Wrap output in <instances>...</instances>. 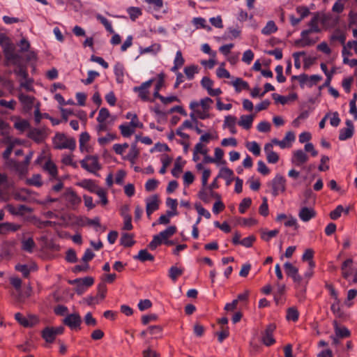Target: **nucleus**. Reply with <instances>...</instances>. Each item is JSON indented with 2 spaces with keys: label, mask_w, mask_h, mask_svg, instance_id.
<instances>
[{
  "label": "nucleus",
  "mask_w": 357,
  "mask_h": 357,
  "mask_svg": "<svg viewBox=\"0 0 357 357\" xmlns=\"http://www.w3.org/2000/svg\"><path fill=\"white\" fill-rule=\"evenodd\" d=\"M54 148L56 149H69L73 151L76 148V141L73 137L68 138L64 133L57 132L52 139Z\"/></svg>",
  "instance_id": "nucleus-1"
},
{
  "label": "nucleus",
  "mask_w": 357,
  "mask_h": 357,
  "mask_svg": "<svg viewBox=\"0 0 357 357\" xmlns=\"http://www.w3.org/2000/svg\"><path fill=\"white\" fill-rule=\"evenodd\" d=\"M80 164L83 169L96 175H98L96 172L101 169V165L99 162L97 155H86L80 161Z\"/></svg>",
  "instance_id": "nucleus-2"
},
{
  "label": "nucleus",
  "mask_w": 357,
  "mask_h": 357,
  "mask_svg": "<svg viewBox=\"0 0 357 357\" xmlns=\"http://www.w3.org/2000/svg\"><path fill=\"white\" fill-rule=\"evenodd\" d=\"M271 188V195L275 197L286 190V179L280 174H277L268 184Z\"/></svg>",
  "instance_id": "nucleus-3"
},
{
  "label": "nucleus",
  "mask_w": 357,
  "mask_h": 357,
  "mask_svg": "<svg viewBox=\"0 0 357 357\" xmlns=\"http://www.w3.org/2000/svg\"><path fill=\"white\" fill-rule=\"evenodd\" d=\"M61 198L64 200L66 206L72 209H75L82 202L81 197L70 188L62 194Z\"/></svg>",
  "instance_id": "nucleus-4"
},
{
  "label": "nucleus",
  "mask_w": 357,
  "mask_h": 357,
  "mask_svg": "<svg viewBox=\"0 0 357 357\" xmlns=\"http://www.w3.org/2000/svg\"><path fill=\"white\" fill-rule=\"evenodd\" d=\"M199 106V103L197 101H192L189 105L190 109L193 111L190 114V117L195 123H198L197 118L204 120L210 117L208 111L204 109L199 110L197 109Z\"/></svg>",
  "instance_id": "nucleus-5"
},
{
  "label": "nucleus",
  "mask_w": 357,
  "mask_h": 357,
  "mask_svg": "<svg viewBox=\"0 0 357 357\" xmlns=\"http://www.w3.org/2000/svg\"><path fill=\"white\" fill-rule=\"evenodd\" d=\"M96 18L105 26V29L108 32L113 34L110 43L113 45H119L121 41V36L118 33H114L111 22L106 17H105L100 14H98L96 15Z\"/></svg>",
  "instance_id": "nucleus-6"
},
{
  "label": "nucleus",
  "mask_w": 357,
  "mask_h": 357,
  "mask_svg": "<svg viewBox=\"0 0 357 357\" xmlns=\"http://www.w3.org/2000/svg\"><path fill=\"white\" fill-rule=\"evenodd\" d=\"M211 176V170L204 169L202 175V188L198 192V197L204 203H209L210 199L206 192V185L208 180Z\"/></svg>",
  "instance_id": "nucleus-7"
},
{
  "label": "nucleus",
  "mask_w": 357,
  "mask_h": 357,
  "mask_svg": "<svg viewBox=\"0 0 357 357\" xmlns=\"http://www.w3.org/2000/svg\"><path fill=\"white\" fill-rule=\"evenodd\" d=\"M4 56L6 60V65L9 64L18 65L22 61V56L15 52V49L12 45L6 46L3 50Z\"/></svg>",
  "instance_id": "nucleus-8"
},
{
  "label": "nucleus",
  "mask_w": 357,
  "mask_h": 357,
  "mask_svg": "<svg viewBox=\"0 0 357 357\" xmlns=\"http://www.w3.org/2000/svg\"><path fill=\"white\" fill-rule=\"evenodd\" d=\"M63 323L71 330H78L80 329L82 318L78 313H72L64 318Z\"/></svg>",
  "instance_id": "nucleus-9"
},
{
  "label": "nucleus",
  "mask_w": 357,
  "mask_h": 357,
  "mask_svg": "<svg viewBox=\"0 0 357 357\" xmlns=\"http://www.w3.org/2000/svg\"><path fill=\"white\" fill-rule=\"evenodd\" d=\"M357 267V263L354 266V263L352 259L349 258L344 260L341 266L342 275L346 279L349 278L354 273V271Z\"/></svg>",
  "instance_id": "nucleus-10"
},
{
  "label": "nucleus",
  "mask_w": 357,
  "mask_h": 357,
  "mask_svg": "<svg viewBox=\"0 0 357 357\" xmlns=\"http://www.w3.org/2000/svg\"><path fill=\"white\" fill-rule=\"evenodd\" d=\"M153 79H151L146 82H143L139 86H135L133 91L138 93L139 98L143 101L149 100V89L151 86Z\"/></svg>",
  "instance_id": "nucleus-11"
},
{
  "label": "nucleus",
  "mask_w": 357,
  "mask_h": 357,
  "mask_svg": "<svg viewBox=\"0 0 357 357\" xmlns=\"http://www.w3.org/2000/svg\"><path fill=\"white\" fill-rule=\"evenodd\" d=\"M146 202V213L148 218L159 208V199L157 195H151L145 199Z\"/></svg>",
  "instance_id": "nucleus-12"
},
{
  "label": "nucleus",
  "mask_w": 357,
  "mask_h": 357,
  "mask_svg": "<svg viewBox=\"0 0 357 357\" xmlns=\"http://www.w3.org/2000/svg\"><path fill=\"white\" fill-rule=\"evenodd\" d=\"M275 330V326L273 324L266 326L261 338L263 344L266 346L269 347L275 342V340L273 337V332Z\"/></svg>",
  "instance_id": "nucleus-13"
},
{
  "label": "nucleus",
  "mask_w": 357,
  "mask_h": 357,
  "mask_svg": "<svg viewBox=\"0 0 357 357\" xmlns=\"http://www.w3.org/2000/svg\"><path fill=\"white\" fill-rule=\"evenodd\" d=\"M345 124L347 127L340 130L338 139L340 141H344L351 138L354 132V126L351 120H346Z\"/></svg>",
  "instance_id": "nucleus-14"
},
{
  "label": "nucleus",
  "mask_w": 357,
  "mask_h": 357,
  "mask_svg": "<svg viewBox=\"0 0 357 357\" xmlns=\"http://www.w3.org/2000/svg\"><path fill=\"white\" fill-rule=\"evenodd\" d=\"M28 137L40 144L42 143L47 137L45 129L32 128L28 133Z\"/></svg>",
  "instance_id": "nucleus-15"
},
{
  "label": "nucleus",
  "mask_w": 357,
  "mask_h": 357,
  "mask_svg": "<svg viewBox=\"0 0 357 357\" xmlns=\"http://www.w3.org/2000/svg\"><path fill=\"white\" fill-rule=\"evenodd\" d=\"M18 99L23 107V109L26 112H29L34 105L35 98L24 93H19Z\"/></svg>",
  "instance_id": "nucleus-16"
},
{
  "label": "nucleus",
  "mask_w": 357,
  "mask_h": 357,
  "mask_svg": "<svg viewBox=\"0 0 357 357\" xmlns=\"http://www.w3.org/2000/svg\"><path fill=\"white\" fill-rule=\"evenodd\" d=\"M317 213L312 207L303 206L298 212V217L303 222H308L315 218Z\"/></svg>",
  "instance_id": "nucleus-17"
},
{
  "label": "nucleus",
  "mask_w": 357,
  "mask_h": 357,
  "mask_svg": "<svg viewBox=\"0 0 357 357\" xmlns=\"http://www.w3.org/2000/svg\"><path fill=\"white\" fill-rule=\"evenodd\" d=\"M15 319L24 327H32L36 325L38 320L36 317H24L21 313L17 312L15 314Z\"/></svg>",
  "instance_id": "nucleus-18"
},
{
  "label": "nucleus",
  "mask_w": 357,
  "mask_h": 357,
  "mask_svg": "<svg viewBox=\"0 0 357 357\" xmlns=\"http://www.w3.org/2000/svg\"><path fill=\"white\" fill-rule=\"evenodd\" d=\"M319 13H314L308 23L309 29L303 31V34H309L310 33H319L320 29L319 27Z\"/></svg>",
  "instance_id": "nucleus-19"
},
{
  "label": "nucleus",
  "mask_w": 357,
  "mask_h": 357,
  "mask_svg": "<svg viewBox=\"0 0 357 357\" xmlns=\"http://www.w3.org/2000/svg\"><path fill=\"white\" fill-rule=\"evenodd\" d=\"M308 160V156L304 150L298 149L294 152L292 162L297 166L302 165Z\"/></svg>",
  "instance_id": "nucleus-20"
},
{
  "label": "nucleus",
  "mask_w": 357,
  "mask_h": 357,
  "mask_svg": "<svg viewBox=\"0 0 357 357\" xmlns=\"http://www.w3.org/2000/svg\"><path fill=\"white\" fill-rule=\"evenodd\" d=\"M21 226L12 222L0 223V234H7L9 232H15L20 229Z\"/></svg>",
  "instance_id": "nucleus-21"
},
{
  "label": "nucleus",
  "mask_w": 357,
  "mask_h": 357,
  "mask_svg": "<svg viewBox=\"0 0 357 357\" xmlns=\"http://www.w3.org/2000/svg\"><path fill=\"white\" fill-rule=\"evenodd\" d=\"M7 165L19 174L22 175L27 172V169L24 167V165L22 162H17L15 160H8V161L7 162Z\"/></svg>",
  "instance_id": "nucleus-22"
},
{
  "label": "nucleus",
  "mask_w": 357,
  "mask_h": 357,
  "mask_svg": "<svg viewBox=\"0 0 357 357\" xmlns=\"http://www.w3.org/2000/svg\"><path fill=\"white\" fill-rule=\"evenodd\" d=\"M234 172L228 167H222L218 177L222 178L226 181V185H229L233 181Z\"/></svg>",
  "instance_id": "nucleus-23"
},
{
  "label": "nucleus",
  "mask_w": 357,
  "mask_h": 357,
  "mask_svg": "<svg viewBox=\"0 0 357 357\" xmlns=\"http://www.w3.org/2000/svg\"><path fill=\"white\" fill-rule=\"evenodd\" d=\"M333 324L335 334L337 335V337H340V338H344L350 336L351 333L347 327L340 326L337 321H334Z\"/></svg>",
  "instance_id": "nucleus-24"
},
{
  "label": "nucleus",
  "mask_w": 357,
  "mask_h": 357,
  "mask_svg": "<svg viewBox=\"0 0 357 357\" xmlns=\"http://www.w3.org/2000/svg\"><path fill=\"white\" fill-rule=\"evenodd\" d=\"M309 34H303V31L301 33V38L296 40L295 43L296 45L301 47H308L314 45L316 41L314 40L311 39L309 36Z\"/></svg>",
  "instance_id": "nucleus-25"
},
{
  "label": "nucleus",
  "mask_w": 357,
  "mask_h": 357,
  "mask_svg": "<svg viewBox=\"0 0 357 357\" xmlns=\"http://www.w3.org/2000/svg\"><path fill=\"white\" fill-rule=\"evenodd\" d=\"M21 249L23 251H25L29 253H32L35 247L36 243L33 239V238L29 237L28 238L22 239L21 241Z\"/></svg>",
  "instance_id": "nucleus-26"
},
{
  "label": "nucleus",
  "mask_w": 357,
  "mask_h": 357,
  "mask_svg": "<svg viewBox=\"0 0 357 357\" xmlns=\"http://www.w3.org/2000/svg\"><path fill=\"white\" fill-rule=\"evenodd\" d=\"M139 150L137 148L136 144L131 145L129 153L123 157L124 160H127L130 162L131 164H135L136 159L139 155Z\"/></svg>",
  "instance_id": "nucleus-27"
},
{
  "label": "nucleus",
  "mask_w": 357,
  "mask_h": 357,
  "mask_svg": "<svg viewBox=\"0 0 357 357\" xmlns=\"http://www.w3.org/2000/svg\"><path fill=\"white\" fill-rule=\"evenodd\" d=\"M134 259H138L142 262L146 261H153L154 260V256L149 253L146 249L140 250L137 255L133 257Z\"/></svg>",
  "instance_id": "nucleus-28"
},
{
  "label": "nucleus",
  "mask_w": 357,
  "mask_h": 357,
  "mask_svg": "<svg viewBox=\"0 0 357 357\" xmlns=\"http://www.w3.org/2000/svg\"><path fill=\"white\" fill-rule=\"evenodd\" d=\"M148 5L149 10L159 11L163 7V0H143Z\"/></svg>",
  "instance_id": "nucleus-29"
},
{
  "label": "nucleus",
  "mask_w": 357,
  "mask_h": 357,
  "mask_svg": "<svg viewBox=\"0 0 357 357\" xmlns=\"http://www.w3.org/2000/svg\"><path fill=\"white\" fill-rule=\"evenodd\" d=\"M161 50V45L159 43H153L147 47H139V53L141 54L151 53L156 54Z\"/></svg>",
  "instance_id": "nucleus-30"
},
{
  "label": "nucleus",
  "mask_w": 357,
  "mask_h": 357,
  "mask_svg": "<svg viewBox=\"0 0 357 357\" xmlns=\"http://www.w3.org/2000/svg\"><path fill=\"white\" fill-rule=\"evenodd\" d=\"M120 243L126 248H130L135 243V241L133 239L132 235L123 233L121 237Z\"/></svg>",
  "instance_id": "nucleus-31"
},
{
  "label": "nucleus",
  "mask_w": 357,
  "mask_h": 357,
  "mask_svg": "<svg viewBox=\"0 0 357 357\" xmlns=\"http://www.w3.org/2000/svg\"><path fill=\"white\" fill-rule=\"evenodd\" d=\"M43 338L48 343L54 341L56 336L54 333L53 327H46L42 331Z\"/></svg>",
  "instance_id": "nucleus-32"
},
{
  "label": "nucleus",
  "mask_w": 357,
  "mask_h": 357,
  "mask_svg": "<svg viewBox=\"0 0 357 357\" xmlns=\"http://www.w3.org/2000/svg\"><path fill=\"white\" fill-rule=\"evenodd\" d=\"M254 116L253 115H242L238 121V125L244 129L248 130L251 128Z\"/></svg>",
  "instance_id": "nucleus-33"
},
{
  "label": "nucleus",
  "mask_w": 357,
  "mask_h": 357,
  "mask_svg": "<svg viewBox=\"0 0 357 357\" xmlns=\"http://www.w3.org/2000/svg\"><path fill=\"white\" fill-rule=\"evenodd\" d=\"M126 119H130L129 124L133 128H142L143 127V123L139 121L135 113L128 112L126 114Z\"/></svg>",
  "instance_id": "nucleus-34"
},
{
  "label": "nucleus",
  "mask_w": 357,
  "mask_h": 357,
  "mask_svg": "<svg viewBox=\"0 0 357 357\" xmlns=\"http://www.w3.org/2000/svg\"><path fill=\"white\" fill-rule=\"evenodd\" d=\"M123 137H130L135 131L136 128L132 127L129 123H123L119 127Z\"/></svg>",
  "instance_id": "nucleus-35"
},
{
  "label": "nucleus",
  "mask_w": 357,
  "mask_h": 357,
  "mask_svg": "<svg viewBox=\"0 0 357 357\" xmlns=\"http://www.w3.org/2000/svg\"><path fill=\"white\" fill-rule=\"evenodd\" d=\"M114 73L116 76V79L118 83H121L123 81L124 76V67L120 63H117L115 64L114 68Z\"/></svg>",
  "instance_id": "nucleus-36"
},
{
  "label": "nucleus",
  "mask_w": 357,
  "mask_h": 357,
  "mask_svg": "<svg viewBox=\"0 0 357 357\" xmlns=\"http://www.w3.org/2000/svg\"><path fill=\"white\" fill-rule=\"evenodd\" d=\"M176 231V226H169L167 227L165 230L160 231L158 235L161 238L162 241H165L168 238L173 236Z\"/></svg>",
  "instance_id": "nucleus-37"
},
{
  "label": "nucleus",
  "mask_w": 357,
  "mask_h": 357,
  "mask_svg": "<svg viewBox=\"0 0 357 357\" xmlns=\"http://www.w3.org/2000/svg\"><path fill=\"white\" fill-rule=\"evenodd\" d=\"M232 85L235 88L236 92L239 93L243 89H249V84L247 82L243 80L241 78H236L232 82Z\"/></svg>",
  "instance_id": "nucleus-38"
},
{
  "label": "nucleus",
  "mask_w": 357,
  "mask_h": 357,
  "mask_svg": "<svg viewBox=\"0 0 357 357\" xmlns=\"http://www.w3.org/2000/svg\"><path fill=\"white\" fill-rule=\"evenodd\" d=\"M314 257V251L312 249H306L302 256L303 261H307L308 265L311 268H314L315 266V263L312 260Z\"/></svg>",
  "instance_id": "nucleus-39"
},
{
  "label": "nucleus",
  "mask_w": 357,
  "mask_h": 357,
  "mask_svg": "<svg viewBox=\"0 0 357 357\" xmlns=\"http://www.w3.org/2000/svg\"><path fill=\"white\" fill-rule=\"evenodd\" d=\"M277 30L278 27L275 23L273 20H270L267 22L266 26L261 29V33L268 36L276 32Z\"/></svg>",
  "instance_id": "nucleus-40"
},
{
  "label": "nucleus",
  "mask_w": 357,
  "mask_h": 357,
  "mask_svg": "<svg viewBox=\"0 0 357 357\" xmlns=\"http://www.w3.org/2000/svg\"><path fill=\"white\" fill-rule=\"evenodd\" d=\"M183 71L187 78L189 80H192L194 78L195 75L198 73L199 68L195 65L188 66L184 68Z\"/></svg>",
  "instance_id": "nucleus-41"
},
{
  "label": "nucleus",
  "mask_w": 357,
  "mask_h": 357,
  "mask_svg": "<svg viewBox=\"0 0 357 357\" xmlns=\"http://www.w3.org/2000/svg\"><path fill=\"white\" fill-rule=\"evenodd\" d=\"M44 169L52 177H56L57 175V168L55 164L50 160H47L44 167Z\"/></svg>",
  "instance_id": "nucleus-42"
},
{
  "label": "nucleus",
  "mask_w": 357,
  "mask_h": 357,
  "mask_svg": "<svg viewBox=\"0 0 357 357\" xmlns=\"http://www.w3.org/2000/svg\"><path fill=\"white\" fill-rule=\"evenodd\" d=\"M130 18L132 21H135L139 16L142 15V11L139 7L131 6L127 8Z\"/></svg>",
  "instance_id": "nucleus-43"
},
{
  "label": "nucleus",
  "mask_w": 357,
  "mask_h": 357,
  "mask_svg": "<svg viewBox=\"0 0 357 357\" xmlns=\"http://www.w3.org/2000/svg\"><path fill=\"white\" fill-rule=\"evenodd\" d=\"M331 310L332 312L337 317H342L344 314L343 311L340 307V298L337 300H334V302L332 303L331 306Z\"/></svg>",
  "instance_id": "nucleus-44"
},
{
  "label": "nucleus",
  "mask_w": 357,
  "mask_h": 357,
  "mask_svg": "<svg viewBox=\"0 0 357 357\" xmlns=\"http://www.w3.org/2000/svg\"><path fill=\"white\" fill-rule=\"evenodd\" d=\"M193 25L196 29H211V27L206 24V21L204 18L201 17H194L192 21Z\"/></svg>",
  "instance_id": "nucleus-45"
},
{
  "label": "nucleus",
  "mask_w": 357,
  "mask_h": 357,
  "mask_svg": "<svg viewBox=\"0 0 357 357\" xmlns=\"http://www.w3.org/2000/svg\"><path fill=\"white\" fill-rule=\"evenodd\" d=\"M343 211L347 214L349 213V208L344 210L342 205H338L333 211L330 213V218L334 220H337L341 216Z\"/></svg>",
  "instance_id": "nucleus-46"
},
{
  "label": "nucleus",
  "mask_w": 357,
  "mask_h": 357,
  "mask_svg": "<svg viewBox=\"0 0 357 357\" xmlns=\"http://www.w3.org/2000/svg\"><path fill=\"white\" fill-rule=\"evenodd\" d=\"M10 284L14 287V288L17 290L19 296L17 298V300L18 301H21V287H22V280L20 278L17 277H13L11 278L10 280Z\"/></svg>",
  "instance_id": "nucleus-47"
},
{
  "label": "nucleus",
  "mask_w": 357,
  "mask_h": 357,
  "mask_svg": "<svg viewBox=\"0 0 357 357\" xmlns=\"http://www.w3.org/2000/svg\"><path fill=\"white\" fill-rule=\"evenodd\" d=\"M17 68L13 70V73L17 75L22 77L24 79H27L28 73L26 66L22 65V61H20L18 65H15Z\"/></svg>",
  "instance_id": "nucleus-48"
},
{
  "label": "nucleus",
  "mask_w": 357,
  "mask_h": 357,
  "mask_svg": "<svg viewBox=\"0 0 357 357\" xmlns=\"http://www.w3.org/2000/svg\"><path fill=\"white\" fill-rule=\"evenodd\" d=\"M299 313L298 310L294 307H289L287 310L286 319L289 321H296L298 319Z\"/></svg>",
  "instance_id": "nucleus-49"
},
{
  "label": "nucleus",
  "mask_w": 357,
  "mask_h": 357,
  "mask_svg": "<svg viewBox=\"0 0 357 357\" xmlns=\"http://www.w3.org/2000/svg\"><path fill=\"white\" fill-rule=\"evenodd\" d=\"M284 268L287 276L291 278L298 273V269L290 262H286L284 264Z\"/></svg>",
  "instance_id": "nucleus-50"
},
{
  "label": "nucleus",
  "mask_w": 357,
  "mask_h": 357,
  "mask_svg": "<svg viewBox=\"0 0 357 357\" xmlns=\"http://www.w3.org/2000/svg\"><path fill=\"white\" fill-rule=\"evenodd\" d=\"M70 283L72 284H76V287H75V292L79 294V295H81L86 290V287L81 282V278H77V279H75L72 281H70Z\"/></svg>",
  "instance_id": "nucleus-51"
},
{
  "label": "nucleus",
  "mask_w": 357,
  "mask_h": 357,
  "mask_svg": "<svg viewBox=\"0 0 357 357\" xmlns=\"http://www.w3.org/2000/svg\"><path fill=\"white\" fill-rule=\"evenodd\" d=\"M247 149L252 152L255 155L258 156L260 155L261 149L257 142L255 141L250 142L246 144Z\"/></svg>",
  "instance_id": "nucleus-52"
},
{
  "label": "nucleus",
  "mask_w": 357,
  "mask_h": 357,
  "mask_svg": "<svg viewBox=\"0 0 357 357\" xmlns=\"http://www.w3.org/2000/svg\"><path fill=\"white\" fill-rule=\"evenodd\" d=\"M219 177H216L213 181L209 185H206V191H211V197H214L215 199H220L221 198V196L217 193L216 192L213 191L214 189H216L218 188V183H217V180Z\"/></svg>",
  "instance_id": "nucleus-53"
},
{
  "label": "nucleus",
  "mask_w": 357,
  "mask_h": 357,
  "mask_svg": "<svg viewBox=\"0 0 357 357\" xmlns=\"http://www.w3.org/2000/svg\"><path fill=\"white\" fill-rule=\"evenodd\" d=\"M182 274L183 270L174 266H172L169 270V276L174 281H176Z\"/></svg>",
  "instance_id": "nucleus-54"
},
{
  "label": "nucleus",
  "mask_w": 357,
  "mask_h": 357,
  "mask_svg": "<svg viewBox=\"0 0 357 357\" xmlns=\"http://www.w3.org/2000/svg\"><path fill=\"white\" fill-rule=\"evenodd\" d=\"M116 135L112 133H107L105 137H101L98 139V142L100 146H105L110 142L114 140Z\"/></svg>",
  "instance_id": "nucleus-55"
},
{
  "label": "nucleus",
  "mask_w": 357,
  "mask_h": 357,
  "mask_svg": "<svg viewBox=\"0 0 357 357\" xmlns=\"http://www.w3.org/2000/svg\"><path fill=\"white\" fill-rule=\"evenodd\" d=\"M109 116L110 113L108 109L102 107L99 110L96 120L98 123H102L103 121H105Z\"/></svg>",
  "instance_id": "nucleus-56"
},
{
  "label": "nucleus",
  "mask_w": 357,
  "mask_h": 357,
  "mask_svg": "<svg viewBox=\"0 0 357 357\" xmlns=\"http://www.w3.org/2000/svg\"><path fill=\"white\" fill-rule=\"evenodd\" d=\"M99 76V73L94 70H89L87 73V78L85 79H82V82L85 85H89L91 84L93 82V80Z\"/></svg>",
  "instance_id": "nucleus-57"
},
{
  "label": "nucleus",
  "mask_w": 357,
  "mask_h": 357,
  "mask_svg": "<svg viewBox=\"0 0 357 357\" xmlns=\"http://www.w3.org/2000/svg\"><path fill=\"white\" fill-rule=\"evenodd\" d=\"M252 204V200L249 197H246L243 199V200L241 202L239 206H238V211L241 214H243L245 213L246 209L248 208Z\"/></svg>",
  "instance_id": "nucleus-58"
},
{
  "label": "nucleus",
  "mask_w": 357,
  "mask_h": 357,
  "mask_svg": "<svg viewBox=\"0 0 357 357\" xmlns=\"http://www.w3.org/2000/svg\"><path fill=\"white\" fill-rule=\"evenodd\" d=\"M195 209L197 210L199 215L202 218L204 216L206 219L211 218V215L208 211L205 209L199 203H196L195 204Z\"/></svg>",
  "instance_id": "nucleus-59"
},
{
  "label": "nucleus",
  "mask_w": 357,
  "mask_h": 357,
  "mask_svg": "<svg viewBox=\"0 0 357 357\" xmlns=\"http://www.w3.org/2000/svg\"><path fill=\"white\" fill-rule=\"evenodd\" d=\"M95 194H96L100 198V201L97 202L98 204L101 203L102 205H103V206H105L107 204L108 200H107L106 192L103 188H99Z\"/></svg>",
  "instance_id": "nucleus-60"
},
{
  "label": "nucleus",
  "mask_w": 357,
  "mask_h": 357,
  "mask_svg": "<svg viewBox=\"0 0 357 357\" xmlns=\"http://www.w3.org/2000/svg\"><path fill=\"white\" fill-rule=\"evenodd\" d=\"M236 117L231 115H228L225 117L223 127L229 128L236 126Z\"/></svg>",
  "instance_id": "nucleus-61"
},
{
  "label": "nucleus",
  "mask_w": 357,
  "mask_h": 357,
  "mask_svg": "<svg viewBox=\"0 0 357 357\" xmlns=\"http://www.w3.org/2000/svg\"><path fill=\"white\" fill-rule=\"evenodd\" d=\"M162 243V241L161 238H160V236L158 234H156V235L153 236V239L148 245V247L150 250H154L158 248V246L161 245Z\"/></svg>",
  "instance_id": "nucleus-62"
},
{
  "label": "nucleus",
  "mask_w": 357,
  "mask_h": 357,
  "mask_svg": "<svg viewBox=\"0 0 357 357\" xmlns=\"http://www.w3.org/2000/svg\"><path fill=\"white\" fill-rule=\"evenodd\" d=\"M15 268L16 271L21 272L24 278H28L30 274V268L26 264H17Z\"/></svg>",
  "instance_id": "nucleus-63"
},
{
  "label": "nucleus",
  "mask_w": 357,
  "mask_h": 357,
  "mask_svg": "<svg viewBox=\"0 0 357 357\" xmlns=\"http://www.w3.org/2000/svg\"><path fill=\"white\" fill-rule=\"evenodd\" d=\"M159 184L158 180L155 178L149 179L145 183V189L148 192L153 191Z\"/></svg>",
  "instance_id": "nucleus-64"
}]
</instances>
